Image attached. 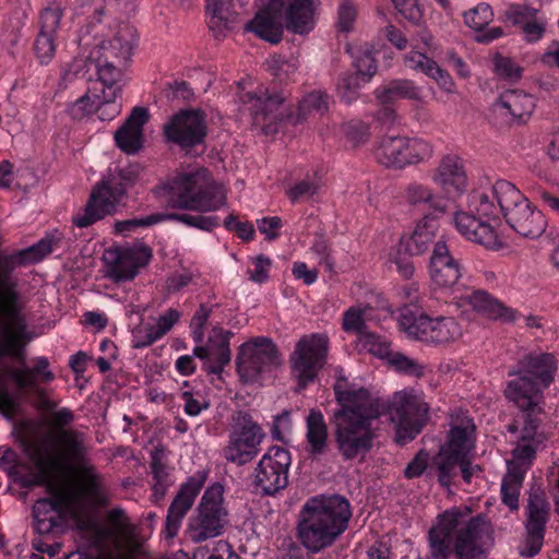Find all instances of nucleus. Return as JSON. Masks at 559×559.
Listing matches in <instances>:
<instances>
[{"mask_svg": "<svg viewBox=\"0 0 559 559\" xmlns=\"http://www.w3.org/2000/svg\"><path fill=\"white\" fill-rule=\"evenodd\" d=\"M50 252L51 241L46 239L12 253L0 252V359L10 358L20 365L4 371L17 390L35 386L37 379L43 382L55 379L46 357H37L33 368L25 365L26 347L34 333L29 330L24 312L26 301L14 275L16 269L34 264Z\"/></svg>", "mask_w": 559, "mask_h": 559, "instance_id": "f257e3e1", "label": "nucleus"}, {"mask_svg": "<svg viewBox=\"0 0 559 559\" xmlns=\"http://www.w3.org/2000/svg\"><path fill=\"white\" fill-rule=\"evenodd\" d=\"M58 452L56 455L36 457L35 464L38 476L35 485L53 487L69 476H75L78 481L68 487H60V499L71 513L84 509L85 498H97L100 492L102 477L95 466L86 457L84 433L80 431H60L56 436Z\"/></svg>", "mask_w": 559, "mask_h": 559, "instance_id": "f03ea898", "label": "nucleus"}, {"mask_svg": "<svg viewBox=\"0 0 559 559\" xmlns=\"http://www.w3.org/2000/svg\"><path fill=\"white\" fill-rule=\"evenodd\" d=\"M334 392L340 409L334 413V438L344 460L365 456L373 447L377 429L373 423L386 413V403L366 389L349 386L338 378Z\"/></svg>", "mask_w": 559, "mask_h": 559, "instance_id": "7ed1b4c3", "label": "nucleus"}, {"mask_svg": "<svg viewBox=\"0 0 559 559\" xmlns=\"http://www.w3.org/2000/svg\"><path fill=\"white\" fill-rule=\"evenodd\" d=\"M329 95L314 91L305 95L295 108L284 109L285 97L267 88L242 93L239 97L240 111L249 115L252 124L264 136L282 134L297 136V129L304 123L322 117L329 110Z\"/></svg>", "mask_w": 559, "mask_h": 559, "instance_id": "20e7f679", "label": "nucleus"}, {"mask_svg": "<svg viewBox=\"0 0 559 559\" xmlns=\"http://www.w3.org/2000/svg\"><path fill=\"white\" fill-rule=\"evenodd\" d=\"M491 527L481 515L472 516L469 508H455L444 512L429 531V545L433 559H445L454 548L459 559H479V540L489 536Z\"/></svg>", "mask_w": 559, "mask_h": 559, "instance_id": "39448f33", "label": "nucleus"}, {"mask_svg": "<svg viewBox=\"0 0 559 559\" xmlns=\"http://www.w3.org/2000/svg\"><path fill=\"white\" fill-rule=\"evenodd\" d=\"M350 518L349 502L342 496L310 498L299 514L298 538L306 549L317 554L336 542L346 531Z\"/></svg>", "mask_w": 559, "mask_h": 559, "instance_id": "423d86ee", "label": "nucleus"}, {"mask_svg": "<svg viewBox=\"0 0 559 559\" xmlns=\"http://www.w3.org/2000/svg\"><path fill=\"white\" fill-rule=\"evenodd\" d=\"M282 15L288 31L307 34L314 27V0H270L266 9L246 24V29L271 44H277L283 37Z\"/></svg>", "mask_w": 559, "mask_h": 559, "instance_id": "0eeeda50", "label": "nucleus"}, {"mask_svg": "<svg viewBox=\"0 0 559 559\" xmlns=\"http://www.w3.org/2000/svg\"><path fill=\"white\" fill-rule=\"evenodd\" d=\"M226 203V191L211 179L206 169L181 174L170 185L169 204L171 207L213 212Z\"/></svg>", "mask_w": 559, "mask_h": 559, "instance_id": "6e6552de", "label": "nucleus"}, {"mask_svg": "<svg viewBox=\"0 0 559 559\" xmlns=\"http://www.w3.org/2000/svg\"><path fill=\"white\" fill-rule=\"evenodd\" d=\"M491 197L497 202L499 213L519 235L534 239L545 231L547 222L544 214L513 183L496 181L491 187Z\"/></svg>", "mask_w": 559, "mask_h": 559, "instance_id": "1a4fd4ad", "label": "nucleus"}, {"mask_svg": "<svg viewBox=\"0 0 559 559\" xmlns=\"http://www.w3.org/2000/svg\"><path fill=\"white\" fill-rule=\"evenodd\" d=\"M491 197V189L474 191L468 197L467 211L459 212L454 223L466 239L479 243L488 249H498L501 241L490 221L498 218L499 210Z\"/></svg>", "mask_w": 559, "mask_h": 559, "instance_id": "9d476101", "label": "nucleus"}, {"mask_svg": "<svg viewBox=\"0 0 559 559\" xmlns=\"http://www.w3.org/2000/svg\"><path fill=\"white\" fill-rule=\"evenodd\" d=\"M506 396L523 412L522 441H533L536 444H542L546 435L542 429L543 408L539 405L542 395H538L535 381L527 377L509 381Z\"/></svg>", "mask_w": 559, "mask_h": 559, "instance_id": "9b49d317", "label": "nucleus"}, {"mask_svg": "<svg viewBox=\"0 0 559 559\" xmlns=\"http://www.w3.org/2000/svg\"><path fill=\"white\" fill-rule=\"evenodd\" d=\"M399 325L409 336L432 344L454 342L462 336V329L452 317L430 318L409 307L401 309Z\"/></svg>", "mask_w": 559, "mask_h": 559, "instance_id": "f8f14e48", "label": "nucleus"}, {"mask_svg": "<svg viewBox=\"0 0 559 559\" xmlns=\"http://www.w3.org/2000/svg\"><path fill=\"white\" fill-rule=\"evenodd\" d=\"M223 491L219 484H214L205 490L198 508V515L190 519L188 533L192 542L201 543L222 533L226 514L222 507Z\"/></svg>", "mask_w": 559, "mask_h": 559, "instance_id": "ddd939ff", "label": "nucleus"}, {"mask_svg": "<svg viewBox=\"0 0 559 559\" xmlns=\"http://www.w3.org/2000/svg\"><path fill=\"white\" fill-rule=\"evenodd\" d=\"M328 344V337L319 334L304 336L296 344L290 361L293 374L298 381L299 389H304L312 382L317 372L325 364Z\"/></svg>", "mask_w": 559, "mask_h": 559, "instance_id": "4468645a", "label": "nucleus"}, {"mask_svg": "<svg viewBox=\"0 0 559 559\" xmlns=\"http://www.w3.org/2000/svg\"><path fill=\"white\" fill-rule=\"evenodd\" d=\"M388 409L397 424L400 438L404 439H414L428 419V405L413 392L395 393L390 405L386 404Z\"/></svg>", "mask_w": 559, "mask_h": 559, "instance_id": "2eb2a0df", "label": "nucleus"}, {"mask_svg": "<svg viewBox=\"0 0 559 559\" xmlns=\"http://www.w3.org/2000/svg\"><path fill=\"white\" fill-rule=\"evenodd\" d=\"M280 362L276 345L267 337H257L242 344L237 356V370L246 382L258 377Z\"/></svg>", "mask_w": 559, "mask_h": 559, "instance_id": "dca6fc26", "label": "nucleus"}, {"mask_svg": "<svg viewBox=\"0 0 559 559\" xmlns=\"http://www.w3.org/2000/svg\"><path fill=\"white\" fill-rule=\"evenodd\" d=\"M549 518V504L545 493L539 489H532L527 503L526 535L519 547L522 557L536 556L544 544L546 523Z\"/></svg>", "mask_w": 559, "mask_h": 559, "instance_id": "f3484780", "label": "nucleus"}, {"mask_svg": "<svg viewBox=\"0 0 559 559\" xmlns=\"http://www.w3.org/2000/svg\"><path fill=\"white\" fill-rule=\"evenodd\" d=\"M123 193L124 190L120 183L111 185L109 180L100 181L92 191L84 210L73 216V224L85 228L114 214Z\"/></svg>", "mask_w": 559, "mask_h": 559, "instance_id": "a211bd4d", "label": "nucleus"}, {"mask_svg": "<svg viewBox=\"0 0 559 559\" xmlns=\"http://www.w3.org/2000/svg\"><path fill=\"white\" fill-rule=\"evenodd\" d=\"M372 151L380 164L397 169L426 162L433 155L430 142H377Z\"/></svg>", "mask_w": 559, "mask_h": 559, "instance_id": "6ab92c4d", "label": "nucleus"}, {"mask_svg": "<svg viewBox=\"0 0 559 559\" xmlns=\"http://www.w3.org/2000/svg\"><path fill=\"white\" fill-rule=\"evenodd\" d=\"M290 462L289 451L280 447L270 448L257 467L255 484L266 495H274L286 488Z\"/></svg>", "mask_w": 559, "mask_h": 559, "instance_id": "aec40b11", "label": "nucleus"}, {"mask_svg": "<svg viewBox=\"0 0 559 559\" xmlns=\"http://www.w3.org/2000/svg\"><path fill=\"white\" fill-rule=\"evenodd\" d=\"M151 250L140 249H108L104 252L105 276L115 282L132 280L139 269L145 266L151 259Z\"/></svg>", "mask_w": 559, "mask_h": 559, "instance_id": "412c9836", "label": "nucleus"}, {"mask_svg": "<svg viewBox=\"0 0 559 559\" xmlns=\"http://www.w3.org/2000/svg\"><path fill=\"white\" fill-rule=\"evenodd\" d=\"M206 115L199 108L180 109L163 126L165 140H204L207 136Z\"/></svg>", "mask_w": 559, "mask_h": 559, "instance_id": "4be33fe9", "label": "nucleus"}, {"mask_svg": "<svg viewBox=\"0 0 559 559\" xmlns=\"http://www.w3.org/2000/svg\"><path fill=\"white\" fill-rule=\"evenodd\" d=\"M95 533L99 540L111 542L120 551L133 552L138 548L133 542L135 527L120 508L109 510L106 513L105 525H96Z\"/></svg>", "mask_w": 559, "mask_h": 559, "instance_id": "5701e85b", "label": "nucleus"}, {"mask_svg": "<svg viewBox=\"0 0 559 559\" xmlns=\"http://www.w3.org/2000/svg\"><path fill=\"white\" fill-rule=\"evenodd\" d=\"M432 181L448 197L462 194L467 186L464 164L457 155H445L431 176Z\"/></svg>", "mask_w": 559, "mask_h": 559, "instance_id": "b1692460", "label": "nucleus"}, {"mask_svg": "<svg viewBox=\"0 0 559 559\" xmlns=\"http://www.w3.org/2000/svg\"><path fill=\"white\" fill-rule=\"evenodd\" d=\"M55 483L49 487L55 491V499H39L33 507L34 525L37 533L45 535L59 531L64 522L63 512L71 510L61 502L60 487Z\"/></svg>", "mask_w": 559, "mask_h": 559, "instance_id": "393cba45", "label": "nucleus"}, {"mask_svg": "<svg viewBox=\"0 0 559 559\" xmlns=\"http://www.w3.org/2000/svg\"><path fill=\"white\" fill-rule=\"evenodd\" d=\"M230 332L214 329L205 346H197L194 356L204 360V368L209 373H219L224 366L230 361L229 337Z\"/></svg>", "mask_w": 559, "mask_h": 559, "instance_id": "a878e982", "label": "nucleus"}, {"mask_svg": "<svg viewBox=\"0 0 559 559\" xmlns=\"http://www.w3.org/2000/svg\"><path fill=\"white\" fill-rule=\"evenodd\" d=\"M429 274L431 281L440 287H452L461 277L460 263L442 241H437L433 246Z\"/></svg>", "mask_w": 559, "mask_h": 559, "instance_id": "bb28decb", "label": "nucleus"}, {"mask_svg": "<svg viewBox=\"0 0 559 559\" xmlns=\"http://www.w3.org/2000/svg\"><path fill=\"white\" fill-rule=\"evenodd\" d=\"M518 368L516 371H510L509 374H518V378L527 377L534 380L538 388V395H540L539 385L547 388L554 381L557 364L551 354H530L519 361Z\"/></svg>", "mask_w": 559, "mask_h": 559, "instance_id": "cd10ccee", "label": "nucleus"}, {"mask_svg": "<svg viewBox=\"0 0 559 559\" xmlns=\"http://www.w3.org/2000/svg\"><path fill=\"white\" fill-rule=\"evenodd\" d=\"M450 433L447 444L443 449L467 456L474 448L476 426L466 412L459 411L451 415Z\"/></svg>", "mask_w": 559, "mask_h": 559, "instance_id": "c85d7f7f", "label": "nucleus"}, {"mask_svg": "<svg viewBox=\"0 0 559 559\" xmlns=\"http://www.w3.org/2000/svg\"><path fill=\"white\" fill-rule=\"evenodd\" d=\"M202 485L203 481L201 479L192 477L180 487L179 492L168 509L166 519V535L168 538H173L177 535L180 522L192 507Z\"/></svg>", "mask_w": 559, "mask_h": 559, "instance_id": "c756f323", "label": "nucleus"}, {"mask_svg": "<svg viewBox=\"0 0 559 559\" xmlns=\"http://www.w3.org/2000/svg\"><path fill=\"white\" fill-rule=\"evenodd\" d=\"M437 230L438 224L436 219L430 216H425L409 236L401 238L399 251H404L408 255H420L425 253L432 243L436 245Z\"/></svg>", "mask_w": 559, "mask_h": 559, "instance_id": "7c9ffc66", "label": "nucleus"}, {"mask_svg": "<svg viewBox=\"0 0 559 559\" xmlns=\"http://www.w3.org/2000/svg\"><path fill=\"white\" fill-rule=\"evenodd\" d=\"M234 0H206L209 27L216 39H222L237 24L238 15L233 10Z\"/></svg>", "mask_w": 559, "mask_h": 559, "instance_id": "2f4dec72", "label": "nucleus"}, {"mask_svg": "<svg viewBox=\"0 0 559 559\" xmlns=\"http://www.w3.org/2000/svg\"><path fill=\"white\" fill-rule=\"evenodd\" d=\"M471 307L481 316L502 322H513L515 320V311L501 301L489 295L487 292L477 290L468 297Z\"/></svg>", "mask_w": 559, "mask_h": 559, "instance_id": "473e14b6", "label": "nucleus"}, {"mask_svg": "<svg viewBox=\"0 0 559 559\" xmlns=\"http://www.w3.org/2000/svg\"><path fill=\"white\" fill-rule=\"evenodd\" d=\"M405 63L409 69L420 71L433 79L443 91L453 92L454 82L451 75L425 53L412 51L405 57Z\"/></svg>", "mask_w": 559, "mask_h": 559, "instance_id": "72a5a7b5", "label": "nucleus"}, {"mask_svg": "<svg viewBox=\"0 0 559 559\" xmlns=\"http://www.w3.org/2000/svg\"><path fill=\"white\" fill-rule=\"evenodd\" d=\"M498 104L504 108L518 123H524L535 109L534 97L523 91L516 90L504 92L500 96Z\"/></svg>", "mask_w": 559, "mask_h": 559, "instance_id": "f704fd0d", "label": "nucleus"}, {"mask_svg": "<svg viewBox=\"0 0 559 559\" xmlns=\"http://www.w3.org/2000/svg\"><path fill=\"white\" fill-rule=\"evenodd\" d=\"M136 40V28L128 23H120L114 38L108 46L103 45L102 49L119 60L127 61L132 55Z\"/></svg>", "mask_w": 559, "mask_h": 559, "instance_id": "c9c22d12", "label": "nucleus"}, {"mask_svg": "<svg viewBox=\"0 0 559 559\" xmlns=\"http://www.w3.org/2000/svg\"><path fill=\"white\" fill-rule=\"evenodd\" d=\"M307 441L312 455H322L328 450V426L323 414L318 409H310L306 419Z\"/></svg>", "mask_w": 559, "mask_h": 559, "instance_id": "e433bc0d", "label": "nucleus"}, {"mask_svg": "<svg viewBox=\"0 0 559 559\" xmlns=\"http://www.w3.org/2000/svg\"><path fill=\"white\" fill-rule=\"evenodd\" d=\"M234 421L235 429L230 439L249 448L259 449L264 433L261 427L252 420L251 416L246 412L239 411L234 415Z\"/></svg>", "mask_w": 559, "mask_h": 559, "instance_id": "4c0bfd02", "label": "nucleus"}, {"mask_svg": "<svg viewBox=\"0 0 559 559\" xmlns=\"http://www.w3.org/2000/svg\"><path fill=\"white\" fill-rule=\"evenodd\" d=\"M150 118L146 107L132 108L124 122L114 132V140H144L146 136L144 127Z\"/></svg>", "mask_w": 559, "mask_h": 559, "instance_id": "58836bf2", "label": "nucleus"}, {"mask_svg": "<svg viewBox=\"0 0 559 559\" xmlns=\"http://www.w3.org/2000/svg\"><path fill=\"white\" fill-rule=\"evenodd\" d=\"M465 456L441 448L433 457L430 468L437 473L438 481L442 487L449 488L457 475Z\"/></svg>", "mask_w": 559, "mask_h": 559, "instance_id": "ea45409f", "label": "nucleus"}, {"mask_svg": "<svg viewBox=\"0 0 559 559\" xmlns=\"http://www.w3.org/2000/svg\"><path fill=\"white\" fill-rule=\"evenodd\" d=\"M405 200L412 206L427 205L437 213H444L447 204L442 197L436 194L428 186L419 182H411L404 192Z\"/></svg>", "mask_w": 559, "mask_h": 559, "instance_id": "a19ab883", "label": "nucleus"}, {"mask_svg": "<svg viewBox=\"0 0 559 559\" xmlns=\"http://www.w3.org/2000/svg\"><path fill=\"white\" fill-rule=\"evenodd\" d=\"M376 98L382 105H391L401 98L419 99V91L409 80H392L374 91Z\"/></svg>", "mask_w": 559, "mask_h": 559, "instance_id": "79ce46f5", "label": "nucleus"}, {"mask_svg": "<svg viewBox=\"0 0 559 559\" xmlns=\"http://www.w3.org/2000/svg\"><path fill=\"white\" fill-rule=\"evenodd\" d=\"M50 415V426L51 431L47 436V445L45 450L40 453H38L37 457H40L43 455H56L58 452V447L56 442V436L60 431H75L74 429H68L66 428L74 420V415L72 411L69 408H61V409H53L52 412H49Z\"/></svg>", "mask_w": 559, "mask_h": 559, "instance_id": "37998d69", "label": "nucleus"}, {"mask_svg": "<svg viewBox=\"0 0 559 559\" xmlns=\"http://www.w3.org/2000/svg\"><path fill=\"white\" fill-rule=\"evenodd\" d=\"M353 58V66L356 74L361 76L362 83H368L378 71L376 59L372 50L368 47L357 49L346 48Z\"/></svg>", "mask_w": 559, "mask_h": 559, "instance_id": "c03bdc74", "label": "nucleus"}, {"mask_svg": "<svg viewBox=\"0 0 559 559\" xmlns=\"http://www.w3.org/2000/svg\"><path fill=\"white\" fill-rule=\"evenodd\" d=\"M523 475L516 471L508 472L501 485L502 501L511 510L519 508V493L522 486Z\"/></svg>", "mask_w": 559, "mask_h": 559, "instance_id": "a18cd8bd", "label": "nucleus"}, {"mask_svg": "<svg viewBox=\"0 0 559 559\" xmlns=\"http://www.w3.org/2000/svg\"><path fill=\"white\" fill-rule=\"evenodd\" d=\"M322 187L321 177L313 173L307 175L304 179L297 181L288 189L287 195L292 202H298L302 198H311L319 192Z\"/></svg>", "mask_w": 559, "mask_h": 559, "instance_id": "49530a36", "label": "nucleus"}, {"mask_svg": "<svg viewBox=\"0 0 559 559\" xmlns=\"http://www.w3.org/2000/svg\"><path fill=\"white\" fill-rule=\"evenodd\" d=\"M165 219H171L180 222L187 226L195 227L201 230L211 231L213 228L218 226V218L216 216H203V215H191V214H177L162 213Z\"/></svg>", "mask_w": 559, "mask_h": 559, "instance_id": "de8ad7c7", "label": "nucleus"}, {"mask_svg": "<svg viewBox=\"0 0 559 559\" xmlns=\"http://www.w3.org/2000/svg\"><path fill=\"white\" fill-rule=\"evenodd\" d=\"M366 83L356 73H344L337 84V92L342 100L350 104L359 97V91Z\"/></svg>", "mask_w": 559, "mask_h": 559, "instance_id": "09e8293b", "label": "nucleus"}, {"mask_svg": "<svg viewBox=\"0 0 559 559\" xmlns=\"http://www.w3.org/2000/svg\"><path fill=\"white\" fill-rule=\"evenodd\" d=\"M493 69L498 76L510 82H516L522 78L523 68L513 59L496 53L492 59Z\"/></svg>", "mask_w": 559, "mask_h": 559, "instance_id": "8fccbe9b", "label": "nucleus"}, {"mask_svg": "<svg viewBox=\"0 0 559 559\" xmlns=\"http://www.w3.org/2000/svg\"><path fill=\"white\" fill-rule=\"evenodd\" d=\"M493 20V11L488 3H479L464 13L466 25L475 31H483Z\"/></svg>", "mask_w": 559, "mask_h": 559, "instance_id": "3c124183", "label": "nucleus"}, {"mask_svg": "<svg viewBox=\"0 0 559 559\" xmlns=\"http://www.w3.org/2000/svg\"><path fill=\"white\" fill-rule=\"evenodd\" d=\"M259 449L249 448L240 442L230 439L229 444L224 449V457L237 465L251 462L258 454Z\"/></svg>", "mask_w": 559, "mask_h": 559, "instance_id": "603ef678", "label": "nucleus"}, {"mask_svg": "<svg viewBox=\"0 0 559 559\" xmlns=\"http://www.w3.org/2000/svg\"><path fill=\"white\" fill-rule=\"evenodd\" d=\"M361 344L365 349L380 358H388L390 360L394 354L391 350L390 343L384 337L373 333H365L361 336Z\"/></svg>", "mask_w": 559, "mask_h": 559, "instance_id": "864d4df0", "label": "nucleus"}, {"mask_svg": "<svg viewBox=\"0 0 559 559\" xmlns=\"http://www.w3.org/2000/svg\"><path fill=\"white\" fill-rule=\"evenodd\" d=\"M389 361L397 371L407 376L420 378L425 373L426 366L401 353H394Z\"/></svg>", "mask_w": 559, "mask_h": 559, "instance_id": "5fc2aeb1", "label": "nucleus"}, {"mask_svg": "<svg viewBox=\"0 0 559 559\" xmlns=\"http://www.w3.org/2000/svg\"><path fill=\"white\" fill-rule=\"evenodd\" d=\"M110 57L114 56L104 51L103 57L97 60L96 64L99 81L104 85H115L121 76L120 70L111 61H109Z\"/></svg>", "mask_w": 559, "mask_h": 559, "instance_id": "6e6d98bb", "label": "nucleus"}, {"mask_svg": "<svg viewBox=\"0 0 559 559\" xmlns=\"http://www.w3.org/2000/svg\"><path fill=\"white\" fill-rule=\"evenodd\" d=\"M369 317L368 310L349 309L344 314L343 328L345 331H355L361 334L367 333L366 321Z\"/></svg>", "mask_w": 559, "mask_h": 559, "instance_id": "4d7b16f0", "label": "nucleus"}, {"mask_svg": "<svg viewBox=\"0 0 559 559\" xmlns=\"http://www.w3.org/2000/svg\"><path fill=\"white\" fill-rule=\"evenodd\" d=\"M61 17L62 10L59 5L48 7L43 10L40 13L39 33L55 35L59 27Z\"/></svg>", "mask_w": 559, "mask_h": 559, "instance_id": "13d9d810", "label": "nucleus"}, {"mask_svg": "<svg viewBox=\"0 0 559 559\" xmlns=\"http://www.w3.org/2000/svg\"><path fill=\"white\" fill-rule=\"evenodd\" d=\"M164 221L162 213H154L140 218L120 221L115 224L116 233L123 234L136 227H147Z\"/></svg>", "mask_w": 559, "mask_h": 559, "instance_id": "bf43d9fd", "label": "nucleus"}, {"mask_svg": "<svg viewBox=\"0 0 559 559\" xmlns=\"http://www.w3.org/2000/svg\"><path fill=\"white\" fill-rule=\"evenodd\" d=\"M537 12L538 11L534 8L515 4L511 5L506 11V17L513 25L521 26L523 28L526 23L536 17Z\"/></svg>", "mask_w": 559, "mask_h": 559, "instance_id": "052dcab7", "label": "nucleus"}, {"mask_svg": "<svg viewBox=\"0 0 559 559\" xmlns=\"http://www.w3.org/2000/svg\"><path fill=\"white\" fill-rule=\"evenodd\" d=\"M34 48L40 63H48L56 50L53 35L39 33Z\"/></svg>", "mask_w": 559, "mask_h": 559, "instance_id": "680f3d73", "label": "nucleus"}, {"mask_svg": "<svg viewBox=\"0 0 559 559\" xmlns=\"http://www.w3.org/2000/svg\"><path fill=\"white\" fill-rule=\"evenodd\" d=\"M395 9L409 22L418 24L423 17L418 0H392Z\"/></svg>", "mask_w": 559, "mask_h": 559, "instance_id": "e2e57ef3", "label": "nucleus"}, {"mask_svg": "<svg viewBox=\"0 0 559 559\" xmlns=\"http://www.w3.org/2000/svg\"><path fill=\"white\" fill-rule=\"evenodd\" d=\"M252 265L253 267L248 270L249 278L255 283L265 282L269 278L270 258L260 254L252 259Z\"/></svg>", "mask_w": 559, "mask_h": 559, "instance_id": "0e129e2a", "label": "nucleus"}, {"mask_svg": "<svg viewBox=\"0 0 559 559\" xmlns=\"http://www.w3.org/2000/svg\"><path fill=\"white\" fill-rule=\"evenodd\" d=\"M181 399L183 401L185 413L189 416H197L202 409L207 408L209 406L200 394L194 395L189 391L182 392Z\"/></svg>", "mask_w": 559, "mask_h": 559, "instance_id": "69168bd1", "label": "nucleus"}, {"mask_svg": "<svg viewBox=\"0 0 559 559\" xmlns=\"http://www.w3.org/2000/svg\"><path fill=\"white\" fill-rule=\"evenodd\" d=\"M95 111V102L85 94L69 107V115L76 120Z\"/></svg>", "mask_w": 559, "mask_h": 559, "instance_id": "338daca9", "label": "nucleus"}, {"mask_svg": "<svg viewBox=\"0 0 559 559\" xmlns=\"http://www.w3.org/2000/svg\"><path fill=\"white\" fill-rule=\"evenodd\" d=\"M257 224L259 231L270 241L278 237V230L283 226L282 219L277 216L263 217L258 219Z\"/></svg>", "mask_w": 559, "mask_h": 559, "instance_id": "774afa93", "label": "nucleus"}]
</instances>
